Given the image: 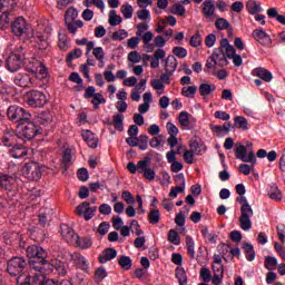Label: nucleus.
Returning a JSON list of instances; mask_svg holds the SVG:
<instances>
[{
	"mask_svg": "<svg viewBox=\"0 0 285 285\" xmlns=\"http://www.w3.org/2000/svg\"><path fill=\"white\" fill-rule=\"evenodd\" d=\"M27 257L30 258L29 266L36 273L50 275L52 273V263L48 262V252L39 245H30L27 247Z\"/></svg>",
	"mask_w": 285,
	"mask_h": 285,
	"instance_id": "obj_1",
	"label": "nucleus"
},
{
	"mask_svg": "<svg viewBox=\"0 0 285 285\" xmlns=\"http://www.w3.org/2000/svg\"><path fill=\"white\" fill-rule=\"evenodd\" d=\"M26 266H28L26 258L19 256L12 257L7 263V273H9L12 277H18V285H32V276L28 274L23 275Z\"/></svg>",
	"mask_w": 285,
	"mask_h": 285,
	"instance_id": "obj_2",
	"label": "nucleus"
},
{
	"mask_svg": "<svg viewBox=\"0 0 285 285\" xmlns=\"http://www.w3.org/2000/svg\"><path fill=\"white\" fill-rule=\"evenodd\" d=\"M23 61H26V51H23V47L19 46L11 55L8 57L6 61V68L9 72H18L23 68Z\"/></svg>",
	"mask_w": 285,
	"mask_h": 285,
	"instance_id": "obj_3",
	"label": "nucleus"
},
{
	"mask_svg": "<svg viewBox=\"0 0 285 285\" xmlns=\"http://www.w3.org/2000/svg\"><path fill=\"white\" fill-rule=\"evenodd\" d=\"M7 117L9 121L13 124H18V126H23L28 124L30 119H32V115H30L23 107H19L17 105L10 106L7 110Z\"/></svg>",
	"mask_w": 285,
	"mask_h": 285,
	"instance_id": "obj_4",
	"label": "nucleus"
},
{
	"mask_svg": "<svg viewBox=\"0 0 285 285\" xmlns=\"http://www.w3.org/2000/svg\"><path fill=\"white\" fill-rule=\"evenodd\" d=\"M250 146H253V142H248L247 146L237 145L235 155H236V159H239L245 164H252V168H253L255 164H257V158L255 157V151L253 150L248 151V148H250Z\"/></svg>",
	"mask_w": 285,
	"mask_h": 285,
	"instance_id": "obj_5",
	"label": "nucleus"
},
{
	"mask_svg": "<svg viewBox=\"0 0 285 285\" xmlns=\"http://www.w3.org/2000/svg\"><path fill=\"white\" fill-rule=\"evenodd\" d=\"M26 101L31 108H43L48 104V98L43 91L30 90L27 92Z\"/></svg>",
	"mask_w": 285,
	"mask_h": 285,
	"instance_id": "obj_6",
	"label": "nucleus"
},
{
	"mask_svg": "<svg viewBox=\"0 0 285 285\" xmlns=\"http://www.w3.org/2000/svg\"><path fill=\"white\" fill-rule=\"evenodd\" d=\"M253 215H255V213L253 212V207H250V205L240 206V217L238 222L242 230H250V228H253V222L250 220Z\"/></svg>",
	"mask_w": 285,
	"mask_h": 285,
	"instance_id": "obj_7",
	"label": "nucleus"
},
{
	"mask_svg": "<svg viewBox=\"0 0 285 285\" xmlns=\"http://www.w3.org/2000/svg\"><path fill=\"white\" fill-rule=\"evenodd\" d=\"M37 135H41V129L37 128V125H35L30 120L23 124L21 131H19L18 134L20 139H24L26 141H31V139H35V137H37Z\"/></svg>",
	"mask_w": 285,
	"mask_h": 285,
	"instance_id": "obj_8",
	"label": "nucleus"
},
{
	"mask_svg": "<svg viewBox=\"0 0 285 285\" xmlns=\"http://www.w3.org/2000/svg\"><path fill=\"white\" fill-rule=\"evenodd\" d=\"M24 176L31 181H39L41 179L43 171H41V165L39 163H27L23 168Z\"/></svg>",
	"mask_w": 285,
	"mask_h": 285,
	"instance_id": "obj_9",
	"label": "nucleus"
},
{
	"mask_svg": "<svg viewBox=\"0 0 285 285\" xmlns=\"http://www.w3.org/2000/svg\"><path fill=\"white\" fill-rule=\"evenodd\" d=\"M97 213V206H90V203L83 202L76 207L78 217H83L85 222H90Z\"/></svg>",
	"mask_w": 285,
	"mask_h": 285,
	"instance_id": "obj_10",
	"label": "nucleus"
},
{
	"mask_svg": "<svg viewBox=\"0 0 285 285\" xmlns=\"http://www.w3.org/2000/svg\"><path fill=\"white\" fill-rule=\"evenodd\" d=\"M222 46L223 48H225L228 59H232L234 66H236V68H239V66L244 63V60L242 59L240 55H237V50L235 49V47H233V45H230V41H228V39L226 38L222 39Z\"/></svg>",
	"mask_w": 285,
	"mask_h": 285,
	"instance_id": "obj_11",
	"label": "nucleus"
},
{
	"mask_svg": "<svg viewBox=\"0 0 285 285\" xmlns=\"http://www.w3.org/2000/svg\"><path fill=\"white\" fill-rule=\"evenodd\" d=\"M13 83L19 88H35L37 79L32 78L29 73L20 72L13 77Z\"/></svg>",
	"mask_w": 285,
	"mask_h": 285,
	"instance_id": "obj_12",
	"label": "nucleus"
},
{
	"mask_svg": "<svg viewBox=\"0 0 285 285\" xmlns=\"http://www.w3.org/2000/svg\"><path fill=\"white\" fill-rule=\"evenodd\" d=\"M212 59L217 65L218 68H224L225 66H228V55L226 52V47L222 46V40L220 47L214 49L212 53Z\"/></svg>",
	"mask_w": 285,
	"mask_h": 285,
	"instance_id": "obj_13",
	"label": "nucleus"
},
{
	"mask_svg": "<svg viewBox=\"0 0 285 285\" xmlns=\"http://www.w3.org/2000/svg\"><path fill=\"white\" fill-rule=\"evenodd\" d=\"M11 32H13L16 37H23V35H28V22L26 21V18L18 17L11 23Z\"/></svg>",
	"mask_w": 285,
	"mask_h": 285,
	"instance_id": "obj_14",
	"label": "nucleus"
},
{
	"mask_svg": "<svg viewBox=\"0 0 285 285\" xmlns=\"http://www.w3.org/2000/svg\"><path fill=\"white\" fill-rule=\"evenodd\" d=\"M19 139H21V136H19V134H14V131L6 129L1 137V142L7 148H12L17 146V144H19Z\"/></svg>",
	"mask_w": 285,
	"mask_h": 285,
	"instance_id": "obj_15",
	"label": "nucleus"
},
{
	"mask_svg": "<svg viewBox=\"0 0 285 285\" xmlns=\"http://www.w3.org/2000/svg\"><path fill=\"white\" fill-rule=\"evenodd\" d=\"M52 215H55V210L52 208H41L38 214L39 226H41V228L50 226V222H52Z\"/></svg>",
	"mask_w": 285,
	"mask_h": 285,
	"instance_id": "obj_16",
	"label": "nucleus"
},
{
	"mask_svg": "<svg viewBox=\"0 0 285 285\" xmlns=\"http://www.w3.org/2000/svg\"><path fill=\"white\" fill-rule=\"evenodd\" d=\"M60 233L63 237V239L67 242V244L75 245V242L79 235L75 233V229L72 227H69L66 224L60 225Z\"/></svg>",
	"mask_w": 285,
	"mask_h": 285,
	"instance_id": "obj_17",
	"label": "nucleus"
},
{
	"mask_svg": "<svg viewBox=\"0 0 285 285\" xmlns=\"http://www.w3.org/2000/svg\"><path fill=\"white\" fill-rule=\"evenodd\" d=\"M46 275L50 274H43V272H37L32 276V284L33 285H59V283L55 279L47 278Z\"/></svg>",
	"mask_w": 285,
	"mask_h": 285,
	"instance_id": "obj_18",
	"label": "nucleus"
},
{
	"mask_svg": "<svg viewBox=\"0 0 285 285\" xmlns=\"http://www.w3.org/2000/svg\"><path fill=\"white\" fill-rule=\"evenodd\" d=\"M252 36L254 37L255 41L261 43V46H271L273 43L271 36H268L264 29H255Z\"/></svg>",
	"mask_w": 285,
	"mask_h": 285,
	"instance_id": "obj_19",
	"label": "nucleus"
},
{
	"mask_svg": "<svg viewBox=\"0 0 285 285\" xmlns=\"http://www.w3.org/2000/svg\"><path fill=\"white\" fill-rule=\"evenodd\" d=\"M200 8L205 19H213V17H215V11L217 9V7H215V0H205Z\"/></svg>",
	"mask_w": 285,
	"mask_h": 285,
	"instance_id": "obj_20",
	"label": "nucleus"
},
{
	"mask_svg": "<svg viewBox=\"0 0 285 285\" xmlns=\"http://www.w3.org/2000/svg\"><path fill=\"white\" fill-rule=\"evenodd\" d=\"M30 154V149L21 145H14L10 150L9 155L13 159H26Z\"/></svg>",
	"mask_w": 285,
	"mask_h": 285,
	"instance_id": "obj_21",
	"label": "nucleus"
},
{
	"mask_svg": "<svg viewBox=\"0 0 285 285\" xmlns=\"http://www.w3.org/2000/svg\"><path fill=\"white\" fill-rule=\"evenodd\" d=\"M71 259L75 264L78 265V268H80V271H83V273H88V271L90 269L88 259H86V257H83V255H81L80 253H73L71 255Z\"/></svg>",
	"mask_w": 285,
	"mask_h": 285,
	"instance_id": "obj_22",
	"label": "nucleus"
},
{
	"mask_svg": "<svg viewBox=\"0 0 285 285\" xmlns=\"http://www.w3.org/2000/svg\"><path fill=\"white\" fill-rule=\"evenodd\" d=\"M115 257H117V249L108 247L98 256V262L99 264H107V262H111Z\"/></svg>",
	"mask_w": 285,
	"mask_h": 285,
	"instance_id": "obj_23",
	"label": "nucleus"
},
{
	"mask_svg": "<svg viewBox=\"0 0 285 285\" xmlns=\"http://www.w3.org/2000/svg\"><path fill=\"white\" fill-rule=\"evenodd\" d=\"M253 77H258L263 81L271 83L273 81V73L265 68L258 67L252 71Z\"/></svg>",
	"mask_w": 285,
	"mask_h": 285,
	"instance_id": "obj_24",
	"label": "nucleus"
},
{
	"mask_svg": "<svg viewBox=\"0 0 285 285\" xmlns=\"http://www.w3.org/2000/svg\"><path fill=\"white\" fill-rule=\"evenodd\" d=\"M14 8H17V0H0V12L6 16V19H8V14H10Z\"/></svg>",
	"mask_w": 285,
	"mask_h": 285,
	"instance_id": "obj_25",
	"label": "nucleus"
},
{
	"mask_svg": "<svg viewBox=\"0 0 285 285\" xmlns=\"http://www.w3.org/2000/svg\"><path fill=\"white\" fill-rule=\"evenodd\" d=\"M36 69H29V72L35 75L36 79H46L48 77V68L40 61H36Z\"/></svg>",
	"mask_w": 285,
	"mask_h": 285,
	"instance_id": "obj_26",
	"label": "nucleus"
},
{
	"mask_svg": "<svg viewBox=\"0 0 285 285\" xmlns=\"http://www.w3.org/2000/svg\"><path fill=\"white\" fill-rule=\"evenodd\" d=\"M52 269L50 272V275H59V277H63L66 273H68V269H66V263L61 261H55L51 263Z\"/></svg>",
	"mask_w": 285,
	"mask_h": 285,
	"instance_id": "obj_27",
	"label": "nucleus"
},
{
	"mask_svg": "<svg viewBox=\"0 0 285 285\" xmlns=\"http://www.w3.org/2000/svg\"><path fill=\"white\" fill-rule=\"evenodd\" d=\"M82 139L89 146V148H97L99 139L90 130L82 131Z\"/></svg>",
	"mask_w": 285,
	"mask_h": 285,
	"instance_id": "obj_28",
	"label": "nucleus"
},
{
	"mask_svg": "<svg viewBox=\"0 0 285 285\" xmlns=\"http://www.w3.org/2000/svg\"><path fill=\"white\" fill-rule=\"evenodd\" d=\"M12 184H14V178L12 176L0 173V188L12 190Z\"/></svg>",
	"mask_w": 285,
	"mask_h": 285,
	"instance_id": "obj_29",
	"label": "nucleus"
},
{
	"mask_svg": "<svg viewBox=\"0 0 285 285\" xmlns=\"http://www.w3.org/2000/svg\"><path fill=\"white\" fill-rule=\"evenodd\" d=\"M177 66H179V62H177V58L169 55L165 60V72H169V75H173L177 70Z\"/></svg>",
	"mask_w": 285,
	"mask_h": 285,
	"instance_id": "obj_30",
	"label": "nucleus"
},
{
	"mask_svg": "<svg viewBox=\"0 0 285 285\" xmlns=\"http://www.w3.org/2000/svg\"><path fill=\"white\" fill-rule=\"evenodd\" d=\"M65 26L71 35H77V30H79V28H83V21H81V20H76V21L75 20H69V21H65Z\"/></svg>",
	"mask_w": 285,
	"mask_h": 285,
	"instance_id": "obj_31",
	"label": "nucleus"
},
{
	"mask_svg": "<svg viewBox=\"0 0 285 285\" xmlns=\"http://www.w3.org/2000/svg\"><path fill=\"white\" fill-rule=\"evenodd\" d=\"M72 166V150L70 148L65 149L62 155V168L68 170Z\"/></svg>",
	"mask_w": 285,
	"mask_h": 285,
	"instance_id": "obj_32",
	"label": "nucleus"
},
{
	"mask_svg": "<svg viewBox=\"0 0 285 285\" xmlns=\"http://www.w3.org/2000/svg\"><path fill=\"white\" fill-rule=\"evenodd\" d=\"M243 250L245 253L247 262L255 261V248L250 243H243Z\"/></svg>",
	"mask_w": 285,
	"mask_h": 285,
	"instance_id": "obj_33",
	"label": "nucleus"
},
{
	"mask_svg": "<svg viewBox=\"0 0 285 285\" xmlns=\"http://www.w3.org/2000/svg\"><path fill=\"white\" fill-rule=\"evenodd\" d=\"M215 90H217V87L213 83H202L199 86L200 97H208V95L215 92Z\"/></svg>",
	"mask_w": 285,
	"mask_h": 285,
	"instance_id": "obj_34",
	"label": "nucleus"
},
{
	"mask_svg": "<svg viewBox=\"0 0 285 285\" xmlns=\"http://www.w3.org/2000/svg\"><path fill=\"white\" fill-rule=\"evenodd\" d=\"M118 264L122 271H130L132 268V259L126 255L118 258Z\"/></svg>",
	"mask_w": 285,
	"mask_h": 285,
	"instance_id": "obj_35",
	"label": "nucleus"
},
{
	"mask_svg": "<svg viewBox=\"0 0 285 285\" xmlns=\"http://www.w3.org/2000/svg\"><path fill=\"white\" fill-rule=\"evenodd\" d=\"M148 222L153 226L157 225L159 222H161V213L159 209H151L148 214Z\"/></svg>",
	"mask_w": 285,
	"mask_h": 285,
	"instance_id": "obj_36",
	"label": "nucleus"
},
{
	"mask_svg": "<svg viewBox=\"0 0 285 285\" xmlns=\"http://www.w3.org/2000/svg\"><path fill=\"white\" fill-rule=\"evenodd\" d=\"M138 173L144 175L145 179L148 181H155V177H157V171L155 169L145 167V169H138Z\"/></svg>",
	"mask_w": 285,
	"mask_h": 285,
	"instance_id": "obj_37",
	"label": "nucleus"
},
{
	"mask_svg": "<svg viewBox=\"0 0 285 285\" xmlns=\"http://www.w3.org/2000/svg\"><path fill=\"white\" fill-rule=\"evenodd\" d=\"M186 246H187V255L190 259H195V240L190 236H186L185 238Z\"/></svg>",
	"mask_w": 285,
	"mask_h": 285,
	"instance_id": "obj_38",
	"label": "nucleus"
},
{
	"mask_svg": "<svg viewBox=\"0 0 285 285\" xmlns=\"http://www.w3.org/2000/svg\"><path fill=\"white\" fill-rule=\"evenodd\" d=\"M75 244L79 246V248H82V250H86V248H90L92 246V239L88 237H79L77 236V239L75 240Z\"/></svg>",
	"mask_w": 285,
	"mask_h": 285,
	"instance_id": "obj_39",
	"label": "nucleus"
},
{
	"mask_svg": "<svg viewBox=\"0 0 285 285\" xmlns=\"http://www.w3.org/2000/svg\"><path fill=\"white\" fill-rule=\"evenodd\" d=\"M249 14H257L262 12V6L254 0H249L246 4Z\"/></svg>",
	"mask_w": 285,
	"mask_h": 285,
	"instance_id": "obj_40",
	"label": "nucleus"
},
{
	"mask_svg": "<svg viewBox=\"0 0 285 285\" xmlns=\"http://www.w3.org/2000/svg\"><path fill=\"white\" fill-rule=\"evenodd\" d=\"M38 121L40 126H48L49 124H52V114H50V111H45L40 114Z\"/></svg>",
	"mask_w": 285,
	"mask_h": 285,
	"instance_id": "obj_41",
	"label": "nucleus"
},
{
	"mask_svg": "<svg viewBox=\"0 0 285 285\" xmlns=\"http://www.w3.org/2000/svg\"><path fill=\"white\" fill-rule=\"evenodd\" d=\"M120 12L124 19H132V12H135V9H132L131 4L126 3L120 7Z\"/></svg>",
	"mask_w": 285,
	"mask_h": 285,
	"instance_id": "obj_42",
	"label": "nucleus"
},
{
	"mask_svg": "<svg viewBox=\"0 0 285 285\" xmlns=\"http://www.w3.org/2000/svg\"><path fill=\"white\" fill-rule=\"evenodd\" d=\"M189 148H191L194 155H204L206 151V146L198 144L197 140L190 142Z\"/></svg>",
	"mask_w": 285,
	"mask_h": 285,
	"instance_id": "obj_43",
	"label": "nucleus"
},
{
	"mask_svg": "<svg viewBox=\"0 0 285 285\" xmlns=\"http://www.w3.org/2000/svg\"><path fill=\"white\" fill-rule=\"evenodd\" d=\"M176 277L179 285H188V276H186L184 268H176Z\"/></svg>",
	"mask_w": 285,
	"mask_h": 285,
	"instance_id": "obj_44",
	"label": "nucleus"
},
{
	"mask_svg": "<svg viewBox=\"0 0 285 285\" xmlns=\"http://www.w3.org/2000/svg\"><path fill=\"white\" fill-rule=\"evenodd\" d=\"M269 199H274V202H282V191L277 187V185L272 186L271 190L268 191Z\"/></svg>",
	"mask_w": 285,
	"mask_h": 285,
	"instance_id": "obj_45",
	"label": "nucleus"
},
{
	"mask_svg": "<svg viewBox=\"0 0 285 285\" xmlns=\"http://www.w3.org/2000/svg\"><path fill=\"white\" fill-rule=\"evenodd\" d=\"M112 126H114V128H116V130H119L120 132L124 130V115L122 114L114 115Z\"/></svg>",
	"mask_w": 285,
	"mask_h": 285,
	"instance_id": "obj_46",
	"label": "nucleus"
},
{
	"mask_svg": "<svg viewBox=\"0 0 285 285\" xmlns=\"http://www.w3.org/2000/svg\"><path fill=\"white\" fill-rule=\"evenodd\" d=\"M37 43L39 50H48V47L50 46V42H48V37L45 35L37 36Z\"/></svg>",
	"mask_w": 285,
	"mask_h": 285,
	"instance_id": "obj_47",
	"label": "nucleus"
},
{
	"mask_svg": "<svg viewBox=\"0 0 285 285\" xmlns=\"http://www.w3.org/2000/svg\"><path fill=\"white\" fill-rule=\"evenodd\" d=\"M168 240L170 244H174L175 246H179L181 244V238L179 237V233L175 229H170L168 233Z\"/></svg>",
	"mask_w": 285,
	"mask_h": 285,
	"instance_id": "obj_48",
	"label": "nucleus"
},
{
	"mask_svg": "<svg viewBox=\"0 0 285 285\" xmlns=\"http://www.w3.org/2000/svg\"><path fill=\"white\" fill-rule=\"evenodd\" d=\"M196 94H197V86L183 87L181 89L183 97H186L187 99L195 97Z\"/></svg>",
	"mask_w": 285,
	"mask_h": 285,
	"instance_id": "obj_49",
	"label": "nucleus"
},
{
	"mask_svg": "<svg viewBox=\"0 0 285 285\" xmlns=\"http://www.w3.org/2000/svg\"><path fill=\"white\" fill-rule=\"evenodd\" d=\"M216 30H228L230 28V22L226 18H217L215 21Z\"/></svg>",
	"mask_w": 285,
	"mask_h": 285,
	"instance_id": "obj_50",
	"label": "nucleus"
},
{
	"mask_svg": "<svg viewBox=\"0 0 285 285\" xmlns=\"http://www.w3.org/2000/svg\"><path fill=\"white\" fill-rule=\"evenodd\" d=\"M77 17H79V12L77 11V9L75 7H70L67 9V11L65 13V21H75V19H77Z\"/></svg>",
	"mask_w": 285,
	"mask_h": 285,
	"instance_id": "obj_51",
	"label": "nucleus"
},
{
	"mask_svg": "<svg viewBox=\"0 0 285 285\" xmlns=\"http://www.w3.org/2000/svg\"><path fill=\"white\" fill-rule=\"evenodd\" d=\"M265 268L267 271H275L277 268V258L273 256L265 257Z\"/></svg>",
	"mask_w": 285,
	"mask_h": 285,
	"instance_id": "obj_52",
	"label": "nucleus"
},
{
	"mask_svg": "<svg viewBox=\"0 0 285 285\" xmlns=\"http://www.w3.org/2000/svg\"><path fill=\"white\" fill-rule=\"evenodd\" d=\"M234 125L236 126V128H240L242 130H248V120H246L242 116H237L234 119Z\"/></svg>",
	"mask_w": 285,
	"mask_h": 285,
	"instance_id": "obj_53",
	"label": "nucleus"
},
{
	"mask_svg": "<svg viewBox=\"0 0 285 285\" xmlns=\"http://www.w3.org/2000/svg\"><path fill=\"white\" fill-rule=\"evenodd\" d=\"M121 21H124V19H121V16L117 14V11L111 10L109 12V23L111 26H119V23H121Z\"/></svg>",
	"mask_w": 285,
	"mask_h": 285,
	"instance_id": "obj_54",
	"label": "nucleus"
},
{
	"mask_svg": "<svg viewBox=\"0 0 285 285\" xmlns=\"http://www.w3.org/2000/svg\"><path fill=\"white\" fill-rule=\"evenodd\" d=\"M108 277V272H106V268L104 267H98L95 272V279L96 282H104Z\"/></svg>",
	"mask_w": 285,
	"mask_h": 285,
	"instance_id": "obj_55",
	"label": "nucleus"
},
{
	"mask_svg": "<svg viewBox=\"0 0 285 285\" xmlns=\"http://www.w3.org/2000/svg\"><path fill=\"white\" fill-rule=\"evenodd\" d=\"M178 121L180 126H184V128H188L190 126V119L188 118V111H181L178 116Z\"/></svg>",
	"mask_w": 285,
	"mask_h": 285,
	"instance_id": "obj_56",
	"label": "nucleus"
},
{
	"mask_svg": "<svg viewBox=\"0 0 285 285\" xmlns=\"http://www.w3.org/2000/svg\"><path fill=\"white\" fill-rule=\"evenodd\" d=\"M127 37H128V31H126L125 29H120L112 33L111 39L114 41H124V39H126Z\"/></svg>",
	"mask_w": 285,
	"mask_h": 285,
	"instance_id": "obj_57",
	"label": "nucleus"
},
{
	"mask_svg": "<svg viewBox=\"0 0 285 285\" xmlns=\"http://www.w3.org/2000/svg\"><path fill=\"white\" fill-rule=\"evenodd\" d=\"M173 55L179 59H186V57H188V51L184 47H174Z\"/></svg>",
	"mask_w": 285,
	"mask_h": 285,
	"instance_id": "obj_58",
	"label": "nucleus"
},
{
	"mask_svg": "<svg viewBox=\"0 0 285 285\" xmlns=\"http://www.w3.org/2000/svg\"><path fill=\"white\" fill-rule=\"evenodd\" d=\"M81 55H83V51L81 49L77 48V49L72 50L67 56L68 63L75 61V59H79V57H81Z\"/></svg>",
	"mask_w": 285,
	"mask_h": 285,
	"instance_id": "obj_59",
	"label": "nucleus"
},
{
	"mask_svg": "<svg viewBox=\"0 0 285 285\" xmlns=\"http://www.w3.org/2000/svg\"><path fill=\"white\" fill-rule=\"evenodd\" d=\"M171 13L178 14V17H184V14H186V8L180 3H176L171 7Z\"/></svg>",
	"mask_w": 285,
	"mask_h": 285,
	"instance_id": "obj_60",
	"label": "nucleus"
},
{
	"mask_svg": "<svg viewBox=\"0 0 285 285\" xmlns=\"http://www.w3.org/2000/svg\"><path fill=\"white\" fill-rule=\"evenodd\" d=\"M138 148L139 150H148V136L140 135L138 137Z\"/></svg>",
	"mask_w": 285,
	"mask_h": 285,
	"instance_id": "obj_61",
	"label": "nucleus"
},
{
	"mask_svg": "<svg viewBox=\"0 0 285 285\" xmlns=\"http://www.w3.org/2000/svg\"><path fill=\"white\" fill-rule=\"evenodd\" d=\"M183 158L186 164H195V151L186 149Z\"/></svg>",
	"mask_w": 285,
	"mask_h": 285,
	"instance_id": "obj_62",
	"label": "nucleus"
},
{
	"mask_svg": "<svg viewBox=\"0 0 285 285\" xmlns=\"http://www.w3.org/2000/svg\"><path fill=\"white\" fill-rule=\"evenodd\" d=\"M189 45L193 48H199V46H202V35H199V32H196L189 41Z\"/></svg>",
	"mask_w": 285,
	"mask_h": 285,
	"instance_id": "obj_63",
	"label": "nucleus"
},
{
	"mask_svg": "<svg viewBox=\"0 0 285 285\" xmlns=\"http://www.w3.org/2000/svg\"><path fill=\"white\" fill-rule=\"evenodd\" d=\"M136 14L140 21H150V11L147 9L138 10Z\"/></svg>",
	"mask_w": 285,
	"mask_h": 285,
	"instance_id": "obj_64",
	"label": "nucleus"
}]
</instances>
